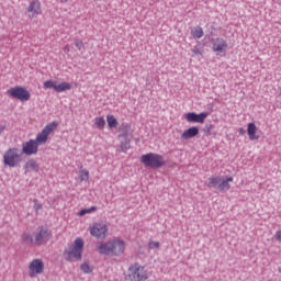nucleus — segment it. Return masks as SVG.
Here are the masks:
<instances>
[{"mask_svg": "<svg viewBox=\"0 0 281 281\" xmlns=\"http://www.w3.org/2000/svg\"><path fill=\"white\" fill-rule=\"evenodd\" d=\"M75 46L77 47V49L80 52L82 49H85V43H82L81 40H76L75 41Z\"/></svg>", "mask_w": 281, "mask_h": 281, "instance_id": "30", "label": "nucleus"}, {"mask_svg": "<svg viewBox=\"0 0 281 281\" xmlns=\"http://www.w3.org/2000/svg\"><path fill=\"white\" fill-rule=\"evenodd\" d=\"M7 95H9V98H13L14 100H19L20 102H27L30 101V98H32V94L27 88L22 86L11 87L7 90Z\"/></svg>", "mask_w": 281, "mask_h": 281, "instance_id": "6", "label": "nucleus"}, {"mask_svg": "<svg viewBox=\"0 0 281 281\" xmlns=\"http://www.w3.org/2000/svg\"><path fill=\"white\" fill-rule=\"evenodd\" d=\"M45 271V263L43 259H33L29 263V277L36 278V276H41Z\"/></svg>", "mask_w": 281, "mask_h": 281, "instance_id": "10", "label": "nucleus"}, {"mask_svg": "<svg viewBox=\"0 0 281 281\" xmlns=\"http://www.w3.org/2000/svg\"><path fill=\"white\" fill-rule=\"evenodd\" d=\"M80 269L83 273H92L93 272V266L89 265V262H83L80 266Z\"/></svg>", "mask_w": 281, "mask_h": 281, "instance_id": "25", "label": "nucleus"}, {"mask_svg": "<svg viewBox=\"0 0 281 281\" xmlns=\"http://www.w3.org/2000/svg\"><path fill=\"white\" fill-rule=\"evenodd\" d=\"M22 153H24V155H29V156L36 155V153H38V145L36 144V142L34 139H30L29 142L23 144Z\"/></svg>", "mask_w": 281, "mask_h": 281, "instance_id": "14", "label": "nucleus"}, {"mask_svg": "<svg viewBox=\"0 0 281 281\" xmlns=\"http://www.w3.org/2000/svg\"><path fill=\"white\" fill-rule=\"evenodd\" d=\"M89 233L94 238H101L104 240L106 234H109V226L104 222H94L89 226Z\"/></svg>", "mask_w": 281, "mask_h": 281, "instance_id": "8", "label": "nucleus"}, {"mask_svg": "<svg viewBox=\"0 0 281 281\" xmlns=\"http://www.w3.org/2000/svg\"><path fill=\"white\" fill-rule=\"evenodd\" d=\"M79 179L80 181H89V170L87 169L79 170Z\"/></svg>", "mask_w": 281, "mask_h": 281, "instance_id": "26", "label": "nucleus"}, {"mask_svg": "<svg viewBox=\"0 0 281 281\" xmlns=\"http://www.w3.org/2000/svg\"><path fill=\"white\" fill-rule=\"evenodd\" d=\"M35 245L41 247V245H47L52 240V231L49 228L40 227L38 231L34 234Z\"/></svg>", "mask_w": 281, "mask_h": 281, "instance_id": "9", "label": "nucleus"}, {"mask_svg": "<svg viewBox=\"0 0 281 281\" xmlns=\"http://www.w3.org/2000/svg\"><path fill=\"white\" fill-rule=\"evenodd\" d=\"M44 89H54V91H56V81L54 80H46L43 83Z\"/></svg>", "mask_w": 281, "mask_h": 281, "instance_id": "28", "label": "nucleus"}, {"mask_svg": "<svg viewBox=\"0 0 281 281\" xmlns=\"http://www.w3.org/2000/svg\"><path fill=\"white\" fill-rule=\"evenodd\" d=\"M220 183H221V177L212 176V177L209 178L207 187L209 188H218Z\"/></svg>", "mask_w": 281, "mask_h": 281, "instance_id": "22", "label": "nucleus"}, {"mask_svg": "<svg viewBox=\"0 0 281 281\" xmlns=\"http://www.w3.org/2000/svg\"><path fill=\"white\" fill-rule=\"evenodd\" d=\"M65 49H67V52H69V48H67V46L65 47Z\"/></svg>", "mask_w": 281, "mask_h": 281, "instance_id": "36", "label": "nucleus"}, {"mask_svg": "<svg viewBox=\"0 0 281 281\" xmlns=\"http://www.w3.org/2000/svg\"><path fill=\"white\" fill-rule=\"evenodd\" d=\"M98 210V207L95 206H91L89 209H82L79 213L78 216H86V214H91L93 212H95Z\"/></svg>", "mask_w": 281, "mask_h": 281, "instance_id": "27", "label": "nucleus"}, {"mask_svg": "<svg viewBox=\"0 0 281 281\" xmlns=\"http://www.w3.org/2000/svg\"><path fill=\"white\" fill-rule=\"evenodd\" d=\"M41 207H43L42 205H37V209H40L41 210Z\"/></svg>", "mask_w": 281, "mask_h": 281, "instance_id": "35", "label": "nucleus"}, {"mask_svg": "<svg viewBox=\"0 0 281 281\" xmlns=\"http://www.w3.org/2000/svg\"><path fill=\"white\" fill-rule=\"evenodd\" d=\"M227 47H229V45L224 38L217 37L213 40L212 50L216 56H225V54H227Z\"/></svg>", "mask_w": 281, "mask_h": 281, "instance_id": "11", "label": "nucleus"}, {"mask_svg": "<svg viewBox=\"0 0 281 281\" xmlns=\"http://www.w3.org/2000/svg\"><path fill=\"white\" fill-rule=\"evenodd\" d=\"M125 249H126V243L120 238H115L106 243H102L98 247V251L102 256H122Z\"/></svg>", "mask_w": 281, "mask_h": 281, "instance_id": "1", "label": "nucleus"}, {"mask_svg": "<svg viewBox=\"0 0 281 281\" xmlns=\"http://www.w3.org/2000/svg\"><path fill=\"white\" fill-rule=\"evenodd\" d=\"M72 86L69 82H61V83H56L55 91L57 93H63L64 91H71Z\"/></svg>", "mask_w": 281, "mask_h": 281, "instance_id": "18", "label": "nucleus"}, {"mask_svg": "<svg viewBox=\"0 0 281 281\" xmlns=\"http://www.w3.org/2000/svg\"><path fill=\"white\" fill-rule=\"evenodd\" d=\"M5 131V125H0V135Z\"/></svg>", "mask_w": 281, "mask_h": 281, "instance_id": "33", "label": "nucleus"}, {"mask_svg": "<svg viewBox=\"0 0 281 281\" xmlns=\"http://www.w3.org/2000/svg\"><path fill=\"white\" fill-rule=\"evenodd\" d=\"M203 29L201 26H195L191 30V36L194 38H203Z\"/></svg>", "mask_w": 281, "mask_h": 281, "instance_id": "21", "label": "nucleus"}, {"mask_svg": "<svg viewBox=\"0 0 281 281\" xmlns=\"http://www.w3.org/2000/svg\"><path fill=\"white\" fill-rule=\"evenodd\" d=\"M258 127L256 126V123H248L247 125V135L250 142H257L260 139V135H257Z\"/></svg>", "mask_w": 281, "mask_h": 281, "instance_id": "15", "label": "nucleus"}, {"mask_svg": "<svg viewBox=\"0 0 281 281\" xmlns=\"http://www.w3.org/2000/svg\"><path fill=\"white\" fill-rule=\"evenodd\" d=\"M274 238H277V240H281V231H277Z\"/></svg>", "mask_w": 281, "mask_h": 281, "instance_id": "31", "label": "nucleus"}, {"mask_svg": "<svg viewBox=\"0 0 281 281\" xmlns=\"http://www.w3.org/2000/svg\"><path fill=\"white\" fill-rule=\"evenodd\" d=\"M140 164H144L146 168H164L166 166V160L164 156L155 153H148L140 156Z\"/></svg>", "mask_w": 281, "mask_h": 281, "instance_id": "4", "label": "nucleus"}, {"mask_svg": "<svg viewBox=\"0 0 281 281\" xmlns=\"http://www.w3.org/2000/svg\"><path fill=\"white\" fill-rule=\"evenodd\" d=\"M23 161L18 148H9L3 155V165L9 168H16Z\"/></svg>", "mask_w": 281, "mask_h": 281, "instance_id": "5", "label": "nucleus"}, {"mask_svg": "<svg viewBox=\"0 0 281 281\" xmlns=\"http://www.w3.org/2000/svg\"><path fill=\"white\" fill-rule=\"evenodd\" d=\"M238 133H239V135H245V133H246V132H245V128L239 127V128H238Z\"/></svg>", "mask_w": 281, "mask_h": 281, "instance_id": "32", "label": "nucleus"}, {"mask_svg": "<svg viewBox=\"0 0 281 281\" xmlns=\"http://www.w3.org/2000/svg\"><path fill=\"white\" fill-rule=\"evenodd\" d=\"M59 1V3H67V1H69V0H58Z\"/></svg>", "mask_w": 281, "mask_h": 281, "instance_id": "34", "label": "nucleus"}, {"mask_svg": "<svg viewBox=\"0 0 281 281\" xmlns=\"http://www.w3.org/2000/svg\"><path fill=\"white\" fill-rule=\"evenodd\" d=\"M207 115H210L207 112H201L200 114L196 112H189L184 114V120H187L189 124H204Z\"/></svg>", "mask_w": 281, "mask_h": 281, "instance_id": "12", "label": "nucleus"}, {"mask_svg": "<svg viewBox=\"0 0 281 281\" xmlns=\"http://www.w3.org/2000/svg\"><path fill=\"white\" fill-rule=\"evenodd\" d=\"M94 124L97 128H100V131H102L104 126H106V121H104L103 116H98L94 119Z\"/></svg>", "mask_w": 281, "mask_h": 281, "instance_id": "24", "label": "nucleus"}, {"mask_svg": "<svg viewBox=\"0 0 281 281\" xmlns=\"http://www.w3.org/2000/svg\"><path fill=\"white\" fill-rule=\"evenodd\" d=\"M200 131L198 126H191L181 134L182 139H193L199 135Z\"/></svg>", "mask_w": 281, "mask_h": 281, "instance_id": "16", "label": "nucleus"}, {"mask_svg": "<svg viewBox=\"0 0 281 281\" xmlns=\"http://www.w3.org/2000/svg\"><path fill=\"white\" fill-rule=\"evenodd\" d=\"M56 128H58V122L54 121L49 124H47L43 130L42 132H40L37 135H36V138H35V143L38 145V146H43L45 144H47V139H49V135H52V133H54L56 131Z\"/></svg>", "mask_w": 281, "mask_h": 281, "instance_id": "7", "label": "nucleus"}, {"mask_svg": "<svg viewBox=\"0 0 281 281\" xmlns=\"http://www.w3.org/2000/svg\"><path fill=\"white\" fill-rule=\"evenodd\" d=\"M234 181V177H221V181L218 184V190L221 192H225L227 190H229V188H232V186L229 183H232Z\"/></svg>", "mask_w": 281, "mask_h": 281, "instance_id": "17", "label": "nucleus"}, {"mask_svg": "<svg viewBox=\"0 0 281 281\" xmlns=\"http://www.w3.org/2000/svg\"><path fill=\"white\" fill-rule=\"evenodd\" d=\"M85 249V240L78 237L74 244L65 250L66 260L69 262H76V260H82V250Z\"/></svg>", "mask_w": 281, "mask_h": 281, "instance_id": "3", "label": "nucleus"}, {"mask_svg": "<svg viewBox=\"0 0 281 281\" xmlns=\"http://www.w3.org/2000/svg\"><path fill=\"white\" fill-rule=\"evenodd\" d=\"M93 1H104V0H93Z\"/></svg>", "mask_w": 281, "mask_h": 281, "instance_id": "37", "label": "nucleus"}, {"mask_svg": "<svg viewBox=\"0 0 281 281\" xmlns=\"http://www.w3.org/2000/svg\"><path fill=\"white\" fill-rule=\"evenodd\" d=\"M149 249H159L161 247V244L159 241L150 240L148 243Z\"/></svg>", "mask_w": 281, "mask_h": 281, "instance_id": "29", "label": "nucleus"}, {"mask_svg": "<svg viewBox=\"0 0 281 281\" xmlns=\"http://www.w3.org/2000/svg\"><path fill=\"white\" fill-rule=\"evenodd\" d=\"M26 11L29 12L30 19H34V18L43 14V9L41 7V1H38V0L31 1Z\"/></svg>", "mask_w": 281, "mask_h": 281, "instance_id": "13", "label": "nucleus"}, {"mask_svg": "<svg viewBox=\"0 0 281 281\" xmlns=\"http://www.w3.org/2000/svg\"><path fill=\"white\" fill-rule=\"evenodd\" d=\"M26 172H30V170H33L34 172H38V164L34 159H30L26 161L24 166Z\"/></svg>", "mask_w": 281, "mask_h": 281, "instance_id": "19", "label": "nucleus"}, {"mask_svg": "<svg viewBox=\"0 0 281 281\" xmlns=\"http://www.w3.org/2000/svg\"><path fill=\"white\" fill-rule=\"evenodd\" d=\"M106 122L110 128H116L117 127V119L113 114H109L106 116Z\"/></svg>", "mask_w": 281, "mask_h": 281, "instance_id": "23", "label": "nucleus"}, {"mask_svg": "<svg viewBox=\"0 0 281 281\" xmlns=\"http://www.w3.org/2000/svg\"><path fill=\"white\" fill-rule=\"evenodd\" d=\"M21 239L26 245H36L35 237H32V235L30 233L22 234Z\"/></svg>", "mask_w": 281, "mask_h": 281, "instance_id": "20", "label": "nucleus"}, {"mask_svg": "<svg viewBox=\"0 0 281 281\" xmlns=\"http://www.w3.org/2000/svg\"><path fill=\"white\" fill-rule=\"evenodd\" d=\"M150 276L151 273L146 269V266H143L139 262H134L128 267L127 273L125 274V280L147 281L150 279Z\"/></svg>", "mask_w": 281, "mask_h": 281, "instance_id": "2", "label": "nucleus"}]
</instances>
